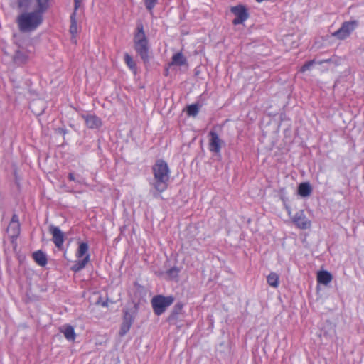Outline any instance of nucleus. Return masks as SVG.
I'll list each match as a JSON object with an SVG mask.
<instances>
[{
	"mask_svg": "<svg viewBox=\"0 0 364 364\" xmlns=\"http://www.w3.org/2000/svg\"><path fill=\"white\" fill-rule=\"evenodd\" d=\"M133 41L135 51L146 66L150 61V46L149 39L145 34L144 26L141 23L136 25Z\"/></svg>",
	"mask_w": 364,
	"mask_h": 364,
	"instance_id": "f257e3e1",
	"label": "nucleus"
},
{
	"mask_svg": "<svg viewBox=\"0 0 364 364\" xmlns=\"http://www.w3.org/2000/svg\"><path fill=\"white\" fill-rule=\"evenodd\" d=\"M155 181L152 186L159 193L164 192L168 187L169 168L167 163L159 159L152 167Z\"/></svg>",
	"mask_w": 364,
	"mask_h": 364,
	"instance_id": "f03ea898",
	"label": "nucleus"
},
{
	"mask_svg": "<svg viewBox=\"0 0 364 364\" xmlns=\"http://www.w3.org/2000/svg\"><path fill=\"white\" fill-rule=\"evenodd\" d=\"M43 21V14L38 11L23 12L16 19L18 28L21 32L36 30Z\"/></svg>",
	"mask_w": 364,
	"mask_h": 364,
	"instance_id": "7ed1b4c3",
	"label": "nucleus"
},
{
	"mask_svg": "<svg viewBox=\"0 0 364 364\" xmlns=\"http://www.w3.org/2000/svg\"><path fill=\"white\" fill-rule=\"evenodd\" d=\"M175 298L172 295L166 296L162 294H159L154 296L151 300L154 313L156 316L163 314L166 309L173 304Z\"/></svg>",
	"mask_w": 364,
	"mask_h": 364,
	"instance_id": "20e7f679",
	"label": "nucleus"
},
{
	"mask_svg": "<svg viewBox=\"0 0 364 364\" xmlns=\"http://www.w3.org/2000/svg\"><path fill=\"white\" fill-rule=\"evenodd\" d=\"M358 26V21L356 20L344 21L341 28L333 33V36L338 40H344L350 35Z\"/></svg>",
	"mask_w": 364,
	"mask_h": 364,
	"instance_id": "39448f33",
	"label": "nucleus"
},
{
	"mask_svg": "<svg viewBox=\"0 0 364 364\" xmlns=\"http://www.w3.org/2000/svg\"><path fill=\"white\" fill-rule=\"evenodd\" d=\"M230 11L235 16V18L232 21L234 25L242 24L250 17L247 8L242 4L232 6Z\"/></svg>",
	"mask_w": 364,
	"mask_h": 364,
	"instance_id": "423d86ee",
	"label": "nucleus"
},
{
	"mask_svg": "<svg viewBox=\"0 0 364 364\" xmlns=\"http://www.w3.org/2000/svg\"><path fill=\"white\" fill-rule=\"evenodd\" d=\"M183 307L184 304L181 301L177 302L173 306L169 316L167 318V321L170 325L179 326L181 316L184 314Z\"/></svg>",
	"mask_w": 364,
	"mask_h": 364,
	"instance_id": "0eeeda50",
	"label": "nucleus"
},
{
	"mask_svg": "<svg viewBox=\"0 0 364 364\" xmlns=\"http://www.w3.org/2000/svg\"><path fill=\"white\" fill-rule=\"evenodd\" d=\"M49 232L52 235L53 238L52 240L56 247L58 249H60L64 243L65 241V235L64 233L60 230V229L55 226L53 225H50L49 226Z\"/></svg>",
	"mask_w": 364,
	"mask_h": 364,
	"instance_id": "6e6552de",
	"label": "nucleus"
},
{
	"mask_svg": "<svg viewBox=\"0 0 364 364\" xmlns=\"http://www.w3.org/2000/svg\"><path fill=\"white\" fill-rule=\"evenodd\" d=\"M293 222L297 228L302 230L307 229L311 226V221L306 217L302 210L295 214Z\"/></svg>",
	"mask_w": 364,
	"mask_h": 364,
	"instance_id": "1a4fd4ad",
	"label": "nucleus"
},
{
	"mask_svg": "<svg viewBox=\"0 0 364 364\" xmlns=\"http://www.w3.org/2000/svg\"><path fill=\"white\" fill-rule=\"evenodd\" d=\"M209 135L210 136L209 150L215 154L220 153L223 141L219 138L218 134L214 131H210Z\"/></svg>",
	"mask_w": 364,
	"mask_h": 364,
	"instance_id": "9d476101",
	"label": "nucleus"
},
{
	"mask_svg": "<svg viewBox=\"0 0 364 364\" xmlns=\"http://www.w3.org/2000/svg\"><path fill=\"white\" fill-rule=\"evenodd\" d=\"M82 118L89 129H99L102 124L101 119L95 114H82Z\"/></svg>",
	"mask_w": 364,
	"mask_h": 364,
	"instance_id": "9b49d317",
	"label": "nucleus"
},
{
	"mask_svg": "<svg viewBox=\"0 0 364 364\" xmlns=\"http://www.w3.org/2000/svg\"><path fill=\"white\" fill-rule=\"evenodd\" d=\"M332 279V274L328 271H320L317 274V281L319 284L328 285L331 282Z\"/></svg>",
	"mask_w": 364,
	"mask_h": 364,
	"instance_id": "f8f14e48",
	"label": "nucleus"
},
{
	"mask_svg": "<svg viewBox=\"0 0 364 364\" xmlns=\"http://www.w3.org/2000/svg\"><path fill=\"white\" fill-rule=\"evenodd\" d=\"M297 192L301 197H308L312 192V187L309 182H303L299 185Z\"/></svg>",
	"mask_w": 364,
	"mask_h": 364,
	"instance_id": "ddd939ff",
	"label": "nucleus"
},
{
	"mask_svg": "<svg viewBox=\"0 0 364 364\" xmlns=\"http://www.w3.org/2000/svg\"><path fill=\"white\" fill-rule=\"evenodd\" d=\"M34 261L41 267H45L47 264V257L44 252L38 250L33 253Z\"/></svg>",
	"mask_w": 364,
	"mask_h": 364,
	"instance_id": "4468645a",
	"label": "nucleus"
},
{
	"mask_svg": "<svg viewBox=\"0 0 364 364\" xmlns=\"http://www.w3.org/2000/svg\"><path fill=\"white\" fill-rule=\"evenodd\" d=\"M60 332L64 334V336L68 341H73L75 339L76 334L74 328L70 325H65L60 328Z\"/></svg>",
	"mask_w": 364,
	"mask_h": 364,
	"instance_id": "2eb2a0df",
	"label": "nucleus"
},
{
	"mask_svg": "<svg viewBox=\"0 0 364 364\" xmlns=\"http://www.w3.org/2000/svg\"><path fill=\"white\" fill-rule=\"evenodd\" d=\"M20 224H9L6 232L9 233L11 242H14V240H16L20 234Z\"/></svg>",
	"mask_w": 364,
	"mask_h": 364,
	"instance_id": "dca6fc26",
	"label": "nucleus"
},
{
	"mask_svg": "<svg viewBox=\"0 0 364 364\" xmlns=\"http://www.w3.org/2000/svg\"><path fill=\"white\" fill-rule=\"evenodd\" d=\"M28 55L27 53L21 50H16L13 57L14 62L17 65L25 64L28 61Z\"/></svg>",
	"mask_w": 364,
	"mask_h": 364,
	"instance_id": "f3484780",
	"label": "nucleus"
},
{
	"mask_svg": "<svg viewBox=\"0 0 364 364\" xmlns=\"http://www.w3.org/2000/svg\"><path fill=\"white\" fill-rule=\"evenodd\" d=\"M187 64V60L181 53L174 54L171 58V65L182 66Z\"/></svg>",
	"mask_w": 364,
	"mask_h": 364,
	"instance_id": "a211bd4d",
	"label": "nucleus"
},
{
	"mask_svg": "<svg viewBox=\"0 0 364 364\" xmlns=\"http://www.w3.org/2000/svg\"><path fill=\"white\" fill-rule=\"evenodd\" d=\"M90 255L87 254L82 260H79L75 264H73L71 267V269L75 272H77L84 269L87 262L90 261Z\"/></svg>",
	"mask_w": 364,
	"mask_h": 364,
	"instance_id": "6ab92c4d",
	"label": "nucleus"
},
{
	"mask_svg": "<svg viewBox=\"0 0 364 364\" xmlns=\"http://www.w3.org/2000/svg\"><path fill=\"white\" fill-rule=\"evenodd\" d=\"M123 314L124 315L122 324L128 325V327L131 328L134 321V316L129 312L128 309H124Z\"/></svg>",
	"mask_w": 364,
	"mask_h": 364,
	"instance_id": "aec40b11",
	"label": "nucleus"
},
{
	"mask_svg": "<svg viewBox=\"0 0 364 364\" xmlns=\"http://www.w3.org/2000/svg\"><path fill=\"white\" fill-rule=\"evenodd\" d=\"M69 31L73 36H75L77 33V25L75 11H73L70 15V26Z\"/></svg>",
	"mask_w": 364,
	"mask_h": 364,
	"instance_id": "412c9836",
	"label": "nucleus"
},
{
	"mask_svg": "<svg viewBox=\"0 0 364 364\" xmlns=\"http://www.w3.org/2000/svg\"><path fill=\"white\" fill-rule=\"evenodd\" d=\"M201 105L198 103H194L187 106L186 112L187 114L190 117H196L199 112Z\"/></svg>",
	"mask_w": 364,
	"mask_h": 364,
	"instance_id": "4be33fe9",
	"label": "nucleus"
},
{
	"mask_svg": "<svg viewBox=\"0 0 364 364\" xmlns=\"http://www.w3.org/2000/svg\"><path fill=\"white\" fill-rule=\"evenodd\" d=\"M37 3V9L38 12L44 14L49 8L50 0H36Z\"/></svg>",
	"mask_w": 364,
	"mask_h": 364,
	"instance_id": "5701e85b",
	"label": "nucleus"
},
{
	"mask_svg": "<svg viewBox=\"0 0 364 364\" xmlns=\"http://www.w3.org/2000/svg\"><path fill=\"white\" fill-rule=\"evenodd\" d=\"M267 283L274 288L279 286V276L275 272H271L267 277Z\"/></svg>",
	"mask_w": 364,
	"mask_h": 364,
	"instance_id": "b1692460",
	"label": "nucleus"
},
{
	"mask_svg": "<svg viewBox=\"0 0 364 364\" xmlns=\"http://www.w3.org/2000/svg\"><path fill=\"white\" fill-rule=\"evenodd\" d=\"M89 246L87 242H80L77 250L76 256L77 258L82 257L88 251Z\"/></svg>",
	"mask_w": 364,
	"mask_h": 364,
	"instance_id": "393cba45",
	"label": "nucleus"
},
{
	"mask_svg": "<svg viewBox=\"0 0 364 364\" xmlns=\"http://www.w3.org/2000/svg\"><path fill=\"white\" fill-rule=\"evenodd\" d=\"M342 59L340 57L333 55L330 58L324 59L318 62L319 65H322L323 63H333L336 65H338L341 63Z\"/></svg>",
	"mask_w": 364,
	"mask_h": 364,
	"instance_id": "a878e982",
	"label": "nucleus"
},
{
	"mask_svg": "<svg viewBox=\"0 0 364 364\" xmlns=\"http://www.w3.org/2000/svg\"><path fill=\"white\" fill-rule=\"evenodd\" d=\"M124 62L130 70L133 71L136 70V64L133 60V58L127 53H124Z\"/></svg>",
	"mask_w": 364,
	"mask_h": 364,
	"instance_id": "bb28decb",
	"label": "nucleus"
},
{
	"mask_svg": "<svg viewBox=\"0 0 364 364\" xmlns=\"http://www.w3.org/2000/svg\"><path fill=\"white\" fill-rule=\"evenodd\" d=\"M31 4L32 0H18V8L23 9L24 12H27L31 8Z\"/></svg>",
	"mask_w": 364,
	"mask_h": 364,
	"instance_id": "cd10ccee",
	"label": "nucleus"
},
{
	"mask_svg": "<svg viewBox=\"0 0 364 364\" xmlns=\"http://www.w3.org/2000/svg\"><path fill=\"white\" fill-rule=\"evenodd\" d=\"M316 63L315 60H311L306 62L301 68L300 71L301 73H304L307 70H309Z\"/></svg>",
	"mask_w": 364,
	"mask_h": 364,
	"instance_id": "c85d7f7f",
	"label": "nucleus"
},
{
	"mask_svg": "<svg viewBox=\"0 0 364 364\" xmlns=\"http://www.w3.org/2000/svg\"><path fill=\"white\" fill-rule=\"evenodd\" d=\"M157 3V0H144L146 8L148 11H151Z\"/></svg>",
	"mask_w": 364,
	"mask_h": 364,
	"instance_id": "c756f323",
	"label": "nucleus"
},
{
	"mask_svg": "<svg viewBox=\"0 0 364 364\" xmlns=\"http://www.w3.org/2000/svg\"><path fill=\"white\" fill-rule=\"evenodd\" d=\"M129 329L130 328L128 327V325L121 324L120 330L119 332V336H124L129 331Z\"/></svg>",
	"mask_w": 364,
	"mask_h": 364,
	"instance_id": "7c9ffc66",
	"label": "nucleus"
},
{
	"mask_svg": "<svg viewBox=\"0 0 364 364\" xmlns=\"http://www.w3.org/2000/svg\"><path fill=\"white\" fill-rule=\"evenodd\" d=\"M178 269L177 267H172L171 269H169L168 271H167V274L172 277H176L178 274Z\"/></svg>",
	"mask_w": 364,
	"mask_h": 364,
	"instance_id": "2f4dec72",
	"label": "nucleus"
},
{
	"mask_svg": "<svg viewBox=\"0 0 364 364\" xmlns=\"http://www.w3.org/2000/svg\"><path fill=\"white\" fill-rule=\"evenodd\" d=\"M9 224H20L18 221V217L16 214L12 215L11 222Z\"/></svg>",
	"mask_w": 364,
	"mask_h": 364,
	"instance_id": "473e14b6",
	"label": "nucleus"
},
{
	"mask_svg": "<svg viewBox=\"0 0 364 364\" xmlns=\"http://www.w3.org/2000/svg\"><path fill=\"white\" fill-rule=\"evenodd\" d=\"M57 132L60 134H63V135H65L67 134L68 131L65 128H63V127H60V128H58L56 129Z\"/></svg>",
	"mask_w": 364,
	"mask_h": 364,
	"instance_id": "72a5a7b5",
	"label": "nucleus"
},
{
	"mask_svg": "<svg viewBox=\"0 0 364 364\" xmlns=\"http://www.w3.org/2000/svg\"><path fill=\"white\" fill-rule=\"evenodd\" d=\"M80 0H75V9H74V11H77V9L79 8L80 6Z\"/></svg>",
	"mask_w": 364,
	"mask_h": 364,
	"instance_id": "f704fd0d",
	"label": "nucleus"
},
{
	"mask_svg": "<svg viewBox=\"0 0 364 364\" xmlns=\"http://www.w3.org/2000/svg\"><path fill=\"white\" fill-rule=\"evenodd\" d=\"M68 179L70 181H75V178L73 173H69V174H68Z\"/></svg>",
	"mask_w": 364,
	"mask_h": 364,
	"instance_id": "c9c22d12",
	"label": "nucleus"
},
{
	"mask_svg": "<svg viewBox=\"0 0 364 364\" xmlns=\"http://www.w3.org/2000/svg\"><path fill=\"white\" fill-rule=\"evenodd\" d=\"M102 306H108L107 301H105V302H103V303H102Z\"/></svg>",
	"mask_w": 364,
	"mask_h": 364,
	"instance_id": "e433bc0d",
	"label": "nucleus"
},
{
	"mask_svg": "<svg viewBox=\"0 0 364 364\" xmlns=\"http://www.w3.org/2000/svg\"><path fill=\"white\" fill-rule=\"evenodd\" d=\"M158 195H159V194H158V193H153V196H154V197H155V198L158 197Z\"/></svg>",
	"mask_w": 364,
	"mask_h": 364,
	"instance_id": "4c0bfd02",
	"label": "nucleus"
}]
</instances>
